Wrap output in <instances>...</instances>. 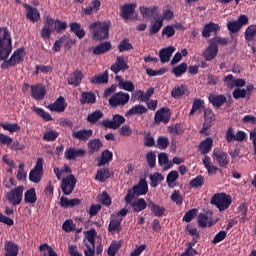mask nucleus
<instances>
[{
  "mask_svg": "<svg viewBox=\"0 0 256 256\" xmlns=\"http://www.w3.org/2000/svg\"><path fill=\"white\" fill-rule=\"evenodd\" d=\"M13 51L11 32L7 27H0V61H5Z\"/></svg>",
  "mask_w": 256,
  "mask_h": 256,
  "instance_id": "f257e3e1",
  "label": "nucleus"
},
{
  "mask_svg": "<svg viewBox=\"0 0 256 256\" xmlns=\"http://www.w3.org/2000/svg\"><path fill=\"white\" fill-rule=\"evenodd\" d=\"M109 27L111 22H94L89 26L95 41H103L109 37Z\"/></svg>",
  "mask_w": 256,
  "mask_h": 256,
  "instance_id": "f03ea898",
  "label": "nucleus"
},
{
  "mask_svg": "<svg viewBox=\"0 0 256 256\" xmlns=\"http://www.w3.org/2000/svg\"><path fill=\"white\" fill-rule=\"evenodd\" d=\"M147 191H149V185L147 184V180L141 179L137 185L133 186L132 189H129L127 191L125 201L130 203L131 199H135V197L147 195Z\"/></svg>",
  "mask_w": 256,
  "mask_h": 256,
  "instance_id": "7ed1b4c3",
  "label": "nucleus"
},
{
  "mask_svg": "<svg viewBox=\"0 0 256 256\" xmlns=\"http://www.w3.org/2000/svg\"><path fill=\"white\" fill-rule=\"evenodd\" d=\"M231 203H233V200L226 193H216L211 198V204L215 205L219 211H226L231 206Z\"/></svg>",
  "mask_w": 256,
  "mask_h": 256,
  "instance_id": "20e7f679",
  "label": "nucleus"
},
{
  "mask_svg": "<svg viewBox=\"0 0 256 256\" xmlns=\"http://www.w3.org/2000/svg\"><path fill=\"white\" fill-rule=\"evenodd\" d=\"M24 191H25L24 186H18L16 188H13L12 190L6 193L7 201L11 205H13V207H17V205H21V202L23 201Z\"/></svg>",
  "mask_w": 256,
  "mask_h": 256,
  "instance_id": "39448f33",
  "label": "nucleus"
},
{
  "mask_svg": "<svg viewBox=\"0 0 256 256\" xmlns=\"http://www.w3.org/2000/svg\"><path fill=\"white\" fill-rule=\"evenodd\" d=\"M95 237H97V231L95 229L86 232L84 237V245L87 247L84 251L85 256H95Z\"/></svg>",
  "mask_w": 256,
  "mask_h": 256,
  "instance_id": "423d86ee",
  "label": "nucleus"
},
{
  "mask_svg": "<svg viewBox=\"0 0 256 256\" xmlns=\"http://www.w3.org/2000/svg\"><path fill=\"white\" fill-rule=\"evenodd\" d=\"M25 57V49L20 48L14 51L9 60L4 61L1 64L2 69H9V67H15L19 63H23Z\"/></svg>",
  "mask_w": 256,
  "mask_h": 256,
  "instance_id": "0eeeda50",
  "label": "nucleus"
},
{
  "mask_svg": "<svg viewBox=\"0 0 256 256\" xmlns=\"http://www.w3.org/2000/svg\"><path fill=\"white\" fill-rule=\"evenodd\" d=\"M245 25H249V17H247L245 14H242L238 17L237 20L228 22L227 29L230 31V33H239L241 28L245 27Z\"/></svg>",
  "mask_w": 256,
  "mask_h": 256,
  "instance_id": "6e6552de",
  "label": "nucleus"
},
{
  "mask_svg": "<svg viewBox=\"0 0 256 256\" xmlns=\"http://www.w3.org/2000/svg\"><path fill=\"white\" fill-rule=\"evenodd\" d=\"M129 99H131L129 93L118 92L110 97L108 101L111 107H121L123 105H127L129 103Z\"/></svg>",
  "mask_w": 256,
  "mask_h": 256,
  "instance_id": "1a4fd4ad",
  "label": "nucleus"
},
{
  "mask_svg": "<svg viewBox=\"0 0 256 256\" xmlns=\"http://www.w3.org/2000/svg\"><path fill=\"white\" fill-rule=\"evenodd\" d=\"M247 140V134L243 130H238L235 133L233 127H230L226 131V141L228 143H233V141H237L238 143H243V141Z\"/></svg>",
  "mask_w": 256,
  "mask_h": 256,
  "instance_id": "9d476101",
  "label": "nucleus"
},
{
  "mask_svg": "<svg viewBox=\"0 0 256 256\" xmlns=\"http://www.w3.org/2000/svg\"><path fill=\"white\" fill-rule=\"evenodd\" d=\"M43 177V158H38L35 167L30 171L29 179L32 183H40Z\"/></svg>",
  "mask_w": 256,
  "mask_h": 256,
  "instance_id": "9b49d317",
  "label": "nucleus"
},
{
  "mask_svg": "<svg viewBox=\"0 0 256 256\" xmlns=\"http://www.w3.org/2000/svg\"><path fill=\"white\" fill-rule=\"evenodd\" d=\"M75 185H77V178H75V175L70 174L69 176L63 178L61 189L64 195H71L75 189Z\"/></svg>",
  "mask_w": 256,
  "mask_h": 256,
  "instance_id": "f8f14e48",
  "label": "nucleus"
},
{
  "mask_svg": "<svg viewBox=\"0 0 256 256\" xmlns=\"http://www.w3.org/2000/svg\"><path fill=\"white\" fill-rule=\"evenodd\" d=\"M125 123V118L122 115L116 114L112 120H103L101 125L106 129H119Z\"/></svg>",
  "mask_w": 256,
  "mask_h": 256,
  "instance_id": "ddd939ff",
  "label": "nucleus"
},
{
  "mask_svg": "<svg viewBox=\"0 0 256 256\" xmlns=\"http://www.w3.org/2000/svg\"><path fill=\"white\" fill-rule=\"evenodd\" d=\"M212 157L216 159L219 167H227V165H229V155L227 154V152L219 148H214L212 152Z\"/></svg>",
  "mask_w": 256,
  "mask_h": 256,
  "instance_id": "4468645a",
  "label": "nucleus"
},
{
  "mask_svg": "<svg viewBox=\"0 0 256 256\" xmlns=\"http://www.w3.org/2000/svg\"><path fill=\"white\" fill-rule=\"evenodd\" d=\"M170 120L171 111L169 110V108H161L156 112L154 116V123H156V125H159V123H164L165 125H167Z\"/></svg>",
  "mask_w": 256,
  "mask_h": 256,
  "instance_id": "2eb2a0df",
  "label": "nucleus"
},
{
  "mask_svg": "<svg viewBox=\"0 0 256 256\" xmlns=\"http://www.w3.org/2000/svg\"><path fill=\"white\" fill-rule=\"evenodd\" d=\"M125 202H126V205H130L134 213H141V211H145L148 205L147 201H145V199L143 198H134V199H130V202L128 201H125Z\"/></svg>",
  "mask_w": 256,
  "mask_h": 256,
  "instance_id": "dca6fc26",
  "label": "nucleus"
},
{
  "mask_svg": "<svg viewBox=\"0 0 256 256\" xmlns=\"http://www.w3.org/2000/svg\"><path fill=\"white\" fill-rule=\"evenodd\" d=\"M209 46L204 50L203 57L205 61H213L217 55H219V46L213 43L211 40L208 41Z\"/></svg>",
  "mask_w": 256,
  "mask_h": 256,
  "instance_id": "f3484780",
  "label": "nucleus"
},
{
  "mask_svg": "<svg viewBox=\"0 0 256 256\" xmlns=\"http://www.w3.org/2000/svg\"><path fill=\"white\" fill-rule=\"evenodd\" d=\"M215 121V114L210 109L204 111V124L203 128L200 130L202 135H207V130L212 127L213 122Z\"/></svg>",
  "mask_w": 256,
  "mask_h": 256,
  "instance_id": "a211bd4d",
  "label": "nucleus"
},
{
  "mask_svg": "<svg viewBox=\"0 0 256 256\" xmlns=\"http://www.w3.org/2000/svg\"><path fill=\"white\" fill-rule=\"evenodd\" d=\"M85 153L86 151L83 148L76 149L75 147H70L65 150L64 157L68 161H75L79 157H85Z\"/></svg>",
  "mask_w": 256,
  "mask_h": 256,
  "instance_id": "6ab92c4d",
  "label": "nucleus"
},
{
  "mask_svg": "<svg viewBox=\"0 0 256 256\" xmlns=\"http://www.w3.org/2000/svg\"><path fill=\"white\" fill-rule=\"evenodd\" d=\"M129 65L127 64V59L123 56H117L116 62L111 65L110 70L117 75L120 71H127Z\"/></svg>",
  "mask_w": 256,
  "mask_h": 256,
  "instance_id": "aec40b11",
  "label": "nucleus"
},
{
  "mask_svg": "<svg viewBox=\"0 0 256 256\" xmlns=\"http://www.w3.org/2000/svg\"><path fill=\"white\" fill-rule=\"evenodd\" d=\"M48 109L55 113H63L67 109V102L63 96H60L54 103L48 105Z\"/></svg>",
  "mask_w": 256,
  "mask_h": 256,
  "instance_id": "412c9836",
  "label": "nucleus"
},
{
  "mask_svg": "<svg viewBox=\"0 0 256 256\" xmlns=\"http://www.w3.org/2000/svg\"><path fill=\"white\" fill-rule=\"evenodd\" d=\"M47 94V90L44 88L43 85L37 84L31 86V95L33 99H36V101H41L45 99V95Z\"/></svg>",
  "mask_w": 256,
  "mask_h": 256,
  "instance_id": "4be33fe9",
  "label": "nucleus"
},
{
  "mask_svg": "<svg viewBox=\"0 0 256 256\" xmlns=\"http://www.w3.org/2000/svg\"><path fill=\"white\" fill-rule=\"evenodd\" d=\"M24 7L26 9V17L27 19H29V21H32V23H37V21L41 19V14L39 13V10H37V8L29 4H25Z\"/></svg>",
  "mask_w": 256,
  "mask_h": 256,
  "instance_id": "5701e85b",
  "label": "nucleus"
},
{
  "mask_svg": "<svg viewBox=\"0 0 256 256\" xmlns=\"http://www.w3.org/2000/svg\"><path fill=\"white\" fill-rule=\"evenodd\" d=\"M218 31H221V26L214 22H209L208 24L204 25L202 37L209 39V37H211V33H218Z\"/></svg>",
  "mask_w": 256,
  "mask_h": 256,
  "instance_id": "b1692460",
  "label": "nucleus"
},
{
  "mask_svg": "<svg viewBox=\"0 0 256 256\" xmlns=\"http://www.w3.org/2000/svg\"><path fill=\"white\" fill-rule=\"evenodd\" d=\"M84 78L85 75H83V72H81L80 70H76L68 77V85H73V87H79V85H81V81H83Z\"/></svg>",
  "mask_w": 256,
  "mask_h": 256,
  "instance_id": "393cba45",
  "label": "nucleus"
},
{
  "mask_svg": "<svg viewBox=\"0 0 256 256\" xmlns=\"http://www.w3.org/2000/svg\"><path fill=\"white\" fill-rule=\"evenodd\" d=\"M72 137L74 139H78V141H89V139L93 137V130L82 129V130L74 131L72 133Z\"/></svg>",
  "mask_w": 256,
  "mask_h": 256,
  "instance_id": "a878e982",
  "label": "nucleus"
},
{
  "mask_svg": "<svg viewBox=\"0 0 256 256\" xmlns=\"http://www.w3.org/2000/svg\"><path fill=\"white\" fill-rule=\"evenodd\" d=\"M175 53V46H169L159 51V58L161 63H169L171 56Z\"/></svg>",
  "mask_w": 256,
  "mask_h": 256,
  "instance_id": "bb28decb",
  "label": "nucleus"
},
{
  "mask_svg": "<svg viewBox=\"0 0 256 256\" xmlns=\"http://www.w3.org/2000/svg\"><path fill=\"white\" fill-rule=\"evenodd\" d=\"M115 79L118 82L119 89H123L129 93H133V91H135V84L132 81L123 80L121 76H116Z\"/></svg>",
  "mask_w": 256,
  "mask_h": 256,
  "instance_id": "cd10ccee",
  "label": "nucleus"
},
{
  "mask_svg": "<svg viewBox=\"0 0 256 256\" xmlns=\"http://www.w3.org/2000/svg\"><path fill=\"white\" fill-rule=\"evenodd\" d=\"M53 23H55L54 19L49 17L46 19V23L41 31V37L43 39H49V37H51V33H53L54 30Z\"/></svg>",
  "mask_w": 256,
  "mask_h": 256,
  "instance_id": "c85d7f7f",
  "label": "nucleus"
},
{
  "mask_svg": "<svg viewBox=\"0 0 256 256\" xmlns=\"http://www.w3.org/2000/svg\"><path fill=\"white\" fill-rule=\"evenodd\" d=\"M5 256H17L19 255V246L14 242L8 241L4 244Z\"/></svg>",
  "mask_w": 256,
  "mask_h": 256,
  "instance_id": "c756f323",
  "label": "nucleus"
},
{
  "mask_svg": "<svg viewBox=\"0 0 256 256\" xmlns=\"http://www.w3.org/2000/svg\"><path fill=\"white\" fill-rule=\"evenodd\" d=\"M81 203V200L79 198H73L68 199L65 196H62L60 198V206L63 207V209H69L71 207H76V205H79Z\"/></svg>",
  "mask_w": 256,
  "mask_h": 256,
  "instance_id": "7c9ffc66",
  "label": "nucleus"
},
{
  "mask_svg": "<svg viewBox=\"0 0 256 256\" xmlns=\"http://www.w3.org/2000/svg\"><path fill=\"white\" fill-rule=\"evenodd\" d=\"M97 101V97L93 92H82L80 103L81 105H93Z\"/></svg>",
  "mask_w": 256,
  "mask_h": 256,
  "instance_id": "2f4dec72",
  "label": "nucleus"
},
{
  "mask_svg": "<svg viewBox=\"0 0 256 256\" xmlns=\"http://www.w3.org/2000/svg\"><path fill=\"white\" fill-rule=\"evenodd\" d=\"M148 207L155 217H163L165 215V208L151 200L148 202Z\"/></svg>",
  "mask_w": 256,
  "mask_h": 256,
  "instance_id": "473e14b6",
  "label": "nucleus"
},
{
  "mask_svg": "<svg viewBox=\"0 0 256 256\" xmlns=\"http://www.w3.org/2000/svg\"><path fill=\"white\" fill-rule=\"evenodd\" d=\"M121 221H123V218L113 215L111 217V220L108 226V231H112V232L121 231Z\"/></svg>",
  "mask_w": 256,
  "mask_h": 256,
  "instance_id": "72a5a7b5",
  "label": "nucleus"
},
{
  "mask_svg": "<svg viewBox=\"0 0 256 256\" xmlns=\"http://www.w3.org/2000/svg\"><path fill=\"white\" fill-rule=\"evenodd\" d=\"M202 163L205 169L208 171V175H217V171H219V167L212 165L211 157L205 156L202 160Z\"/></svg>",
  "mask_w": 256,
  "mask_h": 256,
  "instance_id": "f704fd0d",
  "label": "nucleus"
},
{
  "mask_svg": "<svg viewBox=\"0 0 256 256\" xmlns=\"http://www.w3.org/2000/svg\"><path fill=\"white\" fill-rule=\"evenodd\" d=\"M135 7H137L136 3L125 4L124 6H122L121 17H123V19H131V15H133V11H135Z\"/></svg>",
  "mask_w": 256,
  "mask_h": 256,
  "instance_id": "c9c22d12",
  "label": "nucleus"
},
{
  "mask_svg": "<svg viewBox=\"0 0 256 256\" xmlns=\"http://www.w3.org/2000/svg\"><path fill=\"white\" fill-rule=\"evenodd\" d=\"M211 149H213V139L211 137L206 138L199 145V150L202 155H207Z\"/></svg>",
  "mask_w": 256,
  "mask_h": 256,
  "instance_id": "e433bc0d",
  "label": "nucleus"
},
{
  "mask_svg": "<svg viewBox=\"0 0 256 256\" xmlns=\"http://www.w3.org/2000/svg\"><path fill=\"white\" fill-rule=\"evenodd\" d=\"M244 37H245L246 43H253V41H255V37H256V25L255 24L247 27V29L244 32Z\"/></svg>",
  "mask_w": 256,
  "mask_h": 256,
  "instance_id": "4c0bfd02",
  "label": "nucleus"
},
{
  "mask_svg": "<svg viewBox=\"0 0 256 256\" xmlns=\"http://www.w3.org/2000/svg\"><path fill=\"white\" fill-rule=\"evenodd\" d=\"M209 101L214 107H221L227 101V97L223 94L221 95H210Z\"/></svg>",
  "mask_w": 256,
  "mask_h": 256,
  "instance_id": "58836bf2",
  "label": "nucleus"
},
{
  "mask_svg": "<svg viewBox=\"0 0 256 256\" xmlns=\"http://www.w3.org/2000/svg\"><path fill=\"white\" fill-rule=\"evenodd\" d=\"M24 201L30 205L37 203V193L35 192V188H30L24 193Z\"/></svg>",
  "mask_w": 256,
  "mask_h": 256,
  "instance_id": "ea45409f",
  "label": "nucleus"
},
{
  "mask_svg": "<svg viewBox=\"0 0 256 256\" xmlns=\"http://www.w3.org/2000/svg\"><path fill=\"white\" fill-rule=\"evenodd\" d=\"M144 113H147V107L143 105H135L126 112V117H131L132 115H143Z\"/></svg>",
  "mask_w": 256,
  "mask_h": 256,
  "instance_id": "a19ab883",
  "label": "nucleus"
},
{
  "mask_svg": "<svg viewBox=\"0 0 256 256\" xmlns=\"http://www.w3.org/2000/svg\"><path fill=\"white\" fill-rule=\"evenodd\" d=\"M90 83H93L94 85H101V83H109V73L104 72L102 74H98L94 76Z\"/></svg>",
  "mask_w": 256,
  "mask_h": 256,
  "instance_id": "79ce46f5",
  "label": "nucleus"
},
{
  "mask_svg": "<svg viewBox=\"0 0 256 256\" xmlns=\"http://www.w3.org/2000/svg\"><path fill=\"white\" fill-rule=\"evenodd\" d=\"M111 49V42H104L94 47L93 53L94 55H103V53H107Z\"/></svg>",
  "mask_w": 256,
  "mask_h": 256,
  "instance_id": "37998d69",
  "label": "nucleus"
},
{
  "mask_svg": "<svg viewBox=\"0 0 256 256\" xmlns=\"http://www.w3.org/2000/svg\"><path fill=\"white\" fill-rule=\"evenodd\" d=\"M198 225L200 227H213V225H215V222L211 221V217L205 214H200L198 216Z\"/></svg>",
  "mask_w": 256,
  "mask_h": 256,
  "instance_id": "c03bdc74",
  "label": "nucleus"
},
{
  "mask_svg": "<svg viewBox=\"0 0 256 256\" xmlns=\"http://www.w3.org/2000/svg\"><path fill=\"white\" fill-rule=\"evenodd\" d=\"M100 119H103V113L100 110H96L90 114H88L87 116V121L88 123H90L91 125H95V123H97L98 121H100Z\"/></svg>",
  "mask_w": 256,
  "mask_h": 256,
  "instance_id": "a18cd8bd",
  "label": "nucleus"
},
{
  "mask_svg": "<svg viewBox=\"0 0 256 256\" xmlns=\"http://www.w3.org/2000/svg\"><path fill=\"white\" fill-rule=\"evenodd\" d=\"M101 147H103V142H101V140L97 138L92 139L88 142V149L90 153H97V151H99Z\"/></svg>",
  "mask_w": 256,
  "mask_h": 256,
  "instance_id": "49530a36",
  "label": "nucleus"
},
{
  "mask_svg": "<svg viewBox=\"0 0 256 256\" xmlns=\"http://www.w3.org/2000/svg\"><path fill=\"white\" fill-rule=\"evenodd\" d=\"M70 29L73 33H75V35L78 37V39H83V37H85V30L83 28H81V24H79L77 22H73L70 25Z\"/></svg>",
  "mask_w": 256,
  "mask_h": 256,
  "instance_id": "de8ad7c7",
  "label": "nucleus"
},
{
  "mask_svg": "<svg viewBox=\"0 0 256 256\" xmlns=\"http://www.w3.org/2000/svg\"><path fill=\"white\" fill-rule=\"evenodd\" d=\"M187 91V86L181 84L180 86H176L172 89L171 95L174 99H179V97H183Z\"/></svg>",
  "mask_w": 256,
  "mask_h": 256,
  "instance_id": "09e8293b",
  "label": "nucleus"
},
{
  "mask_svg": "<svg viewBox=\"0 0 256 256\" xmlns=\"http://www.w3.org/2000/svg\"><path fill=\"white\" fill-rule=\"evenodd\" d=\"M0 127H2L4 131H9V133H19L21 131V126L17 123H4L0 124Z\"/></svg>",
  "mask_w": 256,
  "mask_h": 256,
  "instance_id": "8fccbe9b",
  "label": "nucleus"
},
{
  "mask_svg": "<svg viewBox=\"0 0 256 256\" xmlns=\"http://www.w3.org/2000/svg\"><path fill=\"white\" fill-rule=\"evenodd\" d=\"M113 160V152L109 150H105L102 152V156L100 161L98 162V167H103V165H106V163H109V161Z\"/></svg>",
  "mask_w": 256,
  "mask_h": 256,
  "instance_id": "3c124183",
  "label": "nucleus"
},
{
  "mask_svg": "<svg viewBox=\"0 0 256 256\" xmlns=\"http://www.w3.org/2000/svg\"><path fill=\"white\" fill-rule=\"evenodd\" d=\"M39 250L44 253L43 256H57V252L47 243L41 244Z\"/></svg>",
  "mask_w": 256,
  "mask_h": 256,
  "instance_id": "603ef678",
  "label": "nucleus"
},
{
  "mask_svg": "<svg viewBox=\"0 0 256 256\" xmlns=\"http://www.w3.org/2000/svg\"><path fill=\"white\" fill-rule=\"evenodd\" d=\"M179 179V172L172 170L166 177L168 187H175V181Z\"/></svg>",
  "mask_w": 256,
  "mask_h": 256,
  "instance_id": "864d4df0",
  "label": "nucleus"
},
{
  "mask_svg": "<svg viewBox=\"0 0 256 256\" xmlns=\"http://www.w3.org/2000/svg\"><path fill=\"white\" fill-rule=\"evenodd\" d=\"M164 177L163 174L156 172L150 175V187H157L161 181H163Z\"/></svg>",
  "mask_w": 256,
  "mask_h": 256,
  "instance_id": "5fc2aeb1",
  "label": "nucleus"
},
{
  "mask_svg": "<svg viewBox=\"0 0 256 256\" xmlns=\"http://www.w3.org/2000/svg\"><path fill=\"white\" fill-rule=\"evenodd\" d=\"M32 110L34 111V113H36L37 115H39L40 117H42V119H44V121H53V118L51 117V114L45 112L43 110V108H39V107H32Z\"/></svg>",
  "mask_w": 256,
  "mask_h": 256,
  "instance_id": "6e6d98bb",
  "label": "nucleus"
},
{
  "mask_svg": "<svg viewBox=\"0 0 256 256\" xmlns=\"http://www.w3.org/2000/svg\"><path fill=\"white\" fill-rule=\"evenodd\" d=\"M186 71H187V63L185 62L181 63L180 65L172 69V73L173 75H175V77H181V75L186 73Z\"/></svg>",
  "mask_w": 256,
  "mask_h": 256,
  "instance_id": "4d7b16f0",
  "label": "nucleus"
},
{
  "mask_svg": "<svg viewBox=\"0 0 256 256\" xmlns=\"http://www.w3.org/2000/svg\"><path fill=\"white\" fill-rule=\"evenodd\" d=\"M168 133L171 135H183L185 133V130H183V126L181 124H175L168 126Z\"/></svg>",
  "mask_w": 256,
  "mask_h": 256,
  "instance_id": "13d9d810",
  "label": "nucleus"
},
{
  "mask_svg": "<svg viewBox=\"0 0 256 256\" xmlns=\"http://www.w3.org/2000/svg\"><path fill=\"white\" fill-rule=\"evenodd\" d=\"M110 175H109V170L108 169H100L97 171L96 174V181H100V183H105L106 179H109Z\"/></svg>",
  "mask_w": 256,
  "mask_h": 256,
  "instance_id": "bf43d9fd",
  "label": "nucleus"
},
{
  "mask_svg": "<svg viewBox=\"0 0 256 256\" xmlns=\"http://www.w3.org/2000/svg\"><path fill=\"white\" fill-rule=\"evenodd\" d=\"M156 11H157V6L140 7V12L143 17H151V16L155 15Z\"/></svg>",
  "mask_w": 256,
  "mask_h": 256,
  "instance_id": "052dcab7",
  "label": "nucleus"
},
{
  "mask_svg": "<svg viewBox=\"0 0 256 256\" xmlns=\"http://www.w3.org/2000/svg\"><path fill=\"white\" fill-rule=\"evenodd\" d=\"M162 27H163V20L161 19L155 20L150 26V33L152 35H155L159 33V31H161Z\"/></svg>",
  "mask_w": 256,
  "mask_h": 256,
  "instance_id": "680f3d73",
  "label": "nucleus"
},
{
  "mask_svg": "<svg viewBox=\"0 0 256 256\" xmlns=\"http://www.w3.org/2000/svg\"><path fill=\"white\" fill-rule=\"evenodd\" d=\"M157 149H167L169 147V138L161 136L157 139L156 145Z\"/></svg>",
  "mask_w": 256,
  "mask_h": 256,
  "instance_id": "e2e57ef3",
  "label": "nucleus"
},
{
  "mask_svg": "<svg viewBox=\"0 0 256 256\" xmlns=\"http://www.w3.org/2000/svg\"><path fill=\"white\" fill-rule=\"evenodd\" d=\"M205 105V102L201 99H196L193 101L192 109L189 113V115H195L196 111H199V109H203Z\"/></svg>",
  "mask_w": 256,
  "mask_h": 256,
  "instance_id": "0e129e2a",
  "label": "nucleus"
},
{
  "mask_svg": "<svg viewBox=\"0 0 256 256\" xmlns=\"http://www.w3.org/2000/svg\"><path fill=\"white\" fill-rule=\"evenodd\" d=\"M59 137V133H57V131L55 130H48L45 132L44 136H43V140L44 141H55V139H57Z\"/></svg>",
  "mask_w": 256,
  "mask_h": 256,
  "instance_id": "69168bd1",
  "label": "nucleus"
},
{
  "mask_svg": "<svg viewBox=\"0 0 256 256\" xmlns=\"http://www.w3.org/2000/svg\"><path fill=\"white\" fill-rule=\"evenodd\" d=\"M62 229L63 231H65L66 233H71V231H75L76 229V225L73 222V220L68 219L66 220L63 224H62Z\"/></svg>",
  "mask_w": 256,
  "mask_h": 256,
  "instance_id": "338daca9",
  "label": "nucleus"
},
{
  "mask_svg": "<svg viewBox=\"0 0 256 256\" xmlns=\"http://www.w3.org/2000/svg\"><path fill=\"white\" fill-rule=\"evenodd\" d=\"M194 243L189 242L187 244V249L180 256H195L197 255V250L193 248Z\"/></svg>",
  "mask_w": 256,
  "mask_h": 256,
  "instance_id": "774afa93",
  "label": "nucleus"
}]
</instances>
